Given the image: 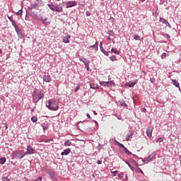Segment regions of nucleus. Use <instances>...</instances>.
Masks as SVG:
<instances>
[{
  "label": "nucleus",
  "mask_w": 181,
  "mask_h": 181,
  "mask_svg": "<svg viewBox=\"0 0 181 181\" xmlns=\"http://www.w3.org/2000/svg\"><path fill=\"white\" fill-rule=\"evenodd\" d=\"M46 107L50 111H57L59 110V103L54 99H50L46 103Z\"/></svg>",
  "instance_id": "obj_1"
},
{
  "label": "nucleus",
  "mask_w": 181,
  "mask_h": 181,
  "mask_svg": "<svg viewBox=\"0 0 181 181\" xmlns=\"http://www.w3.org/2000/svg\"><path fill=\"white\" fill-rule=\"evenodd\" d=\"M33 100L35 103H38L40 100L45 98V93L42 90L37 91V89L35 88L32 94Z\"/></svg>",
  "instance_id": "obj_2"
},
{
  "label": "nucleus",
  "mask_w": 181,
  "mask_h": 181,
  "mask_svg": "<svg viewBox=\"0 0 181 181\" xmlns=\"http://www.w3.org/2000/svg\"><path fill=\"white\" fill-rule=\"evenodd\" d=\"M26 155H28V153L23 150L16 151L12 153V159H23Z\"/></svg>",
  "instance_id": "obj_3"
},
{
  "label": "nucleus",
  "mask_w": 181,
  "mask_h": 181,
  "mask_svg": "<svg viewBox=\"0 0 181 181\" xmlns=\"http://www.w3.org/2000/svg\"><path fill=\"white\" fill-rule=\"evenodd\" d=\"M35 18L37 21H41V22H42V23L44 25H47V24L50 23L49 21H49V18L46 17V18H43V16H42V14L36 15Z\"/></svg>",
  "instance_id": "obj_4"
},
{
  "label": "nucleus",
  "mask_w": 181,
  "mask_h": 181,
  "mask_svg": "<svg viewBox=\"0 0 181 181\" xmlns=\"http://www.w3.org/2000/svg\"><path fill=\"white\" fill-rule=\"evenodd\" d=\"M73 6H77V1H68L66 3V8H73Z\"/></svg>",
  "instance_id": "obj_5"
},
{
  "label": "nucleus",
  "mask_w": 181,
  "mask_h": 181,
  "mask_svg": "<svg viewBox=\"0 0 181 181\" xmlns=\"http://www.w3.org/2000/svg\"><path fill=\"white\" fill-rule=\"evenodd\" d=\"M43 81H45V83H50L52 81V78L50 77V75L45 74L42 76Z\"/></svg>",
  "instance_id": "obj_6"
},
{
  "label": "nucleus",
  "mask_w": 181,
  "mask_h": 181,
  "mask_svg": "<svg viewBox=\"0 0 181 181\" xmlns=\"http://www.w3.org/2000/svg\"><path fill=\"white\" fill-rule=\"evenodd\" d=\"M26 153L28 155H33L35 153V149H33L31 146H27V152Z\"/></svg>",
  "instance_id": "obj_7"
},
{
  "label": "nucleus",
  "mask_w": 181,
  "mask_h": 181,
  "mask_svg": "<svg viewBox=\"0 0 181 181\" xmlns=\"http://www.w3.org/2000/svg\"><path fill=\"white\" fill-rule=\"evenodd\" d=\"M100 51L103 52V54H105V56H108V54H110L108 51L104 49V47H103V42L100 43Z\"/></svg>",
  "instance_id": "obj_8"
},
{
  "label": "nucleus",
  "mask_w": 181,
  "mask_h": 181,
  "mask_svg": "<svg viewBox=\"0 0 181 181\" xmlns=\"http://www.w3.org/2000/svg\"><path fill=\"white\" fill-rule=\"evenodd\" d=\"M80 62H83L85 66H90V60L87 59L86 58H80Z\"/></svg>",
  "instance_id": "obj_9"
},
{
  "label": "nucleus",
  "mask_w": 181,
  "mask_h": 181,
  "mask_svg": "<svg viewBox=\"0 0 181 181\" xmlns=\"http://www.w3.org/2000/svg\"><path fill=\"white\" fill-rule=\"evenodd\" d=\"M156 156V153L155 152L152 153L150 156H148V158H146V162H150V160H152L153 158Z\"/></svg>",
  "instance_id": "obj_10"
},
{
  "label": "nucleus",
  "mask_w": 181,
  "mask_h": 181,
  "mask_svg": "<svg viewBox=\"0 0 181 181\" xmlns=\"http://www.w3.org/2000/svg\"><path fill=\"white\" fill-rule=\"evenodd\" d=\"M38 6H39V3L35 2V3L33 4L30 6L28 7V11H32V9L38 8Z\"/></svg>",
  "instance_id": "obj_11"
},
{
  "label": "nucleus",
  "mask_w": 181,
  "mask_h": 181,
  "mask_svg": "<svg viewBox=\"0 0 181 181\" xmlns=\"http://www.w3.org/2000/svg\"><path fill=\"white\" fill-rule=\"evenodd\" d=\"M70 152H71V149L66 148V149H64V151L61 153V155L62 156H67L69 155V153H70Z\"/></svg>",
  "instance_id": "obj_12"
},
{
  "label": "nucleus",
  "mask_w": 181,
  "mask_h": 181,
  "mask_svg": "<svg viewBox=\"0 0 181 181\" xmlns=\"http://www.w3.org/2000/svg\"><path fill=\"white\" fill-rule=\"evenodd\" d=\"M55 12H63V6L58 5L55 7Z\"/></svg>",
  "instance_id": "obj_13"
},
{
  "label": "nucleus",
  "mask_w": 181,
  "mask_h": 181,
  "mask_svg": "<svg viewBox=\"0 0 181 181\" xmlns=\"http://www.w3.org/2000/svg\"><path fill=\"white\" fill-rule=\"evenodd\" d=\"M160 22L161 23H164V25H168V26H170V23H169L166 19L163 18H160Z\"/></svg>",
  "instance_id": "obj_14"
},
{
  "label": "nucleus",
  "mask_w": 181,
  "mask_h": 181,
  "mask_svg": "<svg viewBox=\"0 0 181 181\" xmlns=\"http://www.w3.org/2000/svg\"><path fill=\"white\" fill-rule=\"evenodd\" d=\"M13 28H14L17 35L18 36H22V33H21V30H19V28H18V25H16L13 26Z\"/></svg>",
  "instance_id": "obj_15"
},
{
  "label": "nucleus",
  "mask_w": 181,
  "mask_h": 181,
  "mask_svg": "<svg viewBox=\"0 0 181 181\" xmlns=\"http://www.w3.org/2000/svg\"><path fill=\"white\" fill-rule=\"evenodd\" d=\"M90 49L93 48L95 50H98V41H96L93 45L89 47Z\"/></svg>",
  "instance_id": "obj_16"
},
{
  "label": "nucleus",
  "mask_w": 181,
  "mask_h": 181,
  "mask_svg": "<svg viewBox=\"0 0 181 181\" xmlns=\"http://www.w3.org/2000/svg\"><path fill=\"white\" fill-rule=\"evenodd\" d=\"M146 135L148 136V138L152 136V129L149 128L146 129Z\"/></svg>",
  "instance_id": "obj_17"
},
{
  "label": "nucleus",
  "mask_w": 181,
  "mask_h": 181,
  "mask_svg": "<svg viewBox=\"0 0 181 181\" xmlns=\"http://www.w3.org/2000/svg\"><path fill=\"white\" fill-rule=\"evenodd\" d=\"M134 136V132H130L129 134H127L126 135V141H129L131 136Z\"/></svg>",
  "instance_id": "obj_18"
},
{
  "label": "nucleus",
  "mask_w": 181,
  "mask_h": 181,
  "mask_svg": "<svg viewBox=\"0 0 181 181\" xmlns=\"http://www.w3.org/2000/svg\"><path fill=\"white\" fill-rule=\"evenodd\" d=\"M47 6H49V9H51L52 12H54L56 6L53 4V3L48 4Z\"/></svg>",
  "instance_id": "obj_19"
},
{
  "label": "nucleus",
  "mask_w": 181,
  "mask_h": 181,
  "mask_svg": "<svg viewBox=\"0 0 181 181\" xmlns=\"http://www.w3.org/2000/svg\"><path fill=\"white\" fill-rule=\"evenodd\" d=\"M112 86H115V82H114V81H107L106 87H111Z\"/></svg>",
  "instance_id": "obj_20"
},
{
  "label": "nucleus",
  "mask_w": 181,
  "mask_h": 181,
  "mask_svg": "<svg viewBox=\"0 0 181 181\" xmlns=\"http://www.w3.org/2000/svg\"><path fill=\"white\" fill-rule=\"evenodd\" d=\"M69 39H70V35H68L66 37H63L64 43H70V40Z\"/></svg>",
  "instance_id": "obj_21"
},
{
  "label": "nucleus",
  "mask_w": 181,
  "mask_h": 181,
  "mask_svg": "<svg viewBox=\"0 0 181 181\" xmlns=\"http://www.w3.org/2000/svg\"><path fill=\"white\" fill-rule=\"evenodd\" d=\"M173 84H174L175 86V87H177V88H180V84L179 83V82H177V81L173 79Z\"/></svg>",
  "instance_id": "obj_22"
},
{
  "label": "nucleus",
  "mask_w": 181,
  "mask_h": 181,
  "mask_svg": "<svg viewBox=\"0 0 181 181\" xmlns=\"http://www.w3.org/2000/svg\"><path fill=\"white\" fill-rule=\"evenodd\" d=\"M13 16H8V18L9 19V21L11 22L12 25L13 26H16V23H15V21H13V19H12Z\"/></svg>",
  "instance_id": "obj_23"
},
{
  "label": "nucleus",
  "mask_w": 181,
  "mask_h": 181,
  "mask_svg": "<svg viewBox=\"0 0 181 181\" xmlns=\"http://www.w3.org/2000/svg\"><path fill=\"white\" fill-rule=\"evenodd\" d=\"M41 127H42V129L44 130V133L46 132L45 131L49 129V125L46 124H42L41 125Z\"/></svg>",
  "instance_id": "obj_24"
},
{
  "label": "nucleus",
  "mask_w": 181,
  "mask_h": 181,
  "mask_svg": "<svg viewBox=\"0 0 181 181\" xmlns=\"http://www.w3.org/2000/svg\"><path fill=\"white\" fill-rule=\"evenodd\" d=\"M64 146H71V141L70 140H66L64 143Z\"/></svg>",
  "instance_id": "obj_25"
},
{
  "label": "nucleus",
  "mask_w": 181,
  "mask_h": 181,
  "mask_svg": "<svg viewBox=\"0 0 181 181\" xmlns=\"http://www.w3.org/2000/svg\"><path fill=\"white\" fill-rule=\"evenodd\" d=\"M119 103L122 107H125V108H128V105H127V103H125V100L119 101Z\"/></svg>",
  "instance_id": "obj_26"
},
{
  "label": "nucleus",
  "mask_w": 181,
  "mask_h": 181,
  "mask_svg": "<svg viewBox=\"0 0 181 181\" xmlns=\"http://www.w3.org/2000/svg\"><path fill=\"white\" fill-rule=\"evenodd\" d=\"M6 162V158L2 157L0 158V165H4Z\"/></svg>",
  "instance_id": "obj_27"
},
{
  "label": "nucleus",
  "mask_w": 181,
  "mask_h": 181,
  "mask_svg": "<svg viewBox=\"0 0 181 181\" xmlns=\"http://www.w3.org/2000/svg\"><path fill=\"white\" fill-rule=\"evenodd\" d=\"M112 53H115V54H119V51L117 49V48H112L111 49Z\"/></svg>",
  "instance_id": "obj_28"
},
{
  "label": "nucleus",
  "mask_w": 181,
  "mask_h": 181,
  "mask_svg": "<svg viewBox=\"0 0 181 181\" xmlns=\"http://www.w3.org/2000/svg\"><path fill=\"white\" fill-rule=\"evenodd\" d=\"M124 152H125V153H127V155H129V156L132 155V153H131V151H129L126 147L124 148Z\"/></svg>",
  "instance_id": "obj_29"
},
{
  "label": "nucleus",
  "mask_w": 181,
  "mask_h": 181,
  "mask_svg": "<svg viewBox=\"0 0 181 181\" xmlns=\"http://www.w3.org/2000/svg\"><path fill=\"white\" fill-rule=\"evenodd\" d=\"M133 37L134 40H141V37L138 35H133Z\"/></svg>",
  "instance_id": "obj_30"
},
{
  "label": "nucleus",
  "mask_w": 181,
  "mask_h": 181,
  "mask_svg": "<svg viewBox=\"0 0 181 181\" xmlns=\"http://www.w3.org/2000/svg\"><path fill=\"white\" fill-rule=\"evenodd\" d=\"M32 122H37V117L33 116L31 117Z\"/></svg>",
  "instance_id": "obj_31"
},
{
  "label": "nucleus",
  "mask_w": 181,
  "mask_h": 181,
  "mask_svg": "<svg viewBox=\"0 0 181 181\" xmlns=\"http://www.w3.org/2000/svg\"><path fill=\"white\" fill-rule=\"evenodd\" d=\"M122 160H124V162H125V163H127V165L129 166V168H130L131 170H134V169L132 168V166L131 165V164H129V163H128V161L124 160V159H122Z\"/></svg>",
  "instance_id": "obj_32"
},
{
  "label": "nucleus",
  "mask_w": 181,
  "mask_h": 181,
  "mask_svg": "<svg viewBox=\"0 0 181 181\" xmlns=\"http://www.w3.org/2000/svg\"><path fill=\"white\" fill-rule=\"evenodd\" d=\"M110 59L111 62H115V60H117V57H115V55L110 57Z\"/></svg>",
  "instance_id": "obj_33"
},
{
  "label": "nucleus",
  "mask_w": 181,
  "mask_h": 181,
  "mask_svg": "<svg viewBox=\"0 0 181 181\" xmlns=\"http://www.w3.org/2000/svg\"><path fill=\"white\" fill-rule=\"evenodd\" d=\"M135 84H136V82H129V83H128V86H129V87H134V86H135Z\"/></svg>",
  "instance_id": "obj_34"
},
{
  "label": "nucleus",
  "mask_w": 181,
  "mask_h": 181,
  "mask_svg": "<svg viewBox=\"0 0 181 181\" xmlns=\"http://www.w3.org/2000/svg\"><path fill=\"white\" fill-rule=\"evenodd\" d=\"M100 86H102L103 87H107V81H101Z\"/></svg>",
  "instance_id": "obj_35"
},
{
  "label": "nucleus",
  "mask_w": 181,
  "mask_h": 181,
  "mask_svg": "<svg viewBox=\"0 0 181 181\" xmlns=\"http://www.w3.org/2000/svg\"><path fill=\"white\" fill-rule=\"evenodd\" d=\"M22 13H23V11L22 9L19 10L17 13L16 15L17 16H19L21 15H22Z\"/></svg>",
  "instance_id": "obj_36"
},
{
  "label": "nucleus",
  "mask_w": 181,
  "mask_h": 181,
  "mask_svg": "<svg viewBox=\"0 0 181 181\" xmlns=\"http://www.w3.org/2000/svg\"><path fill=\"white\" fill-rule=\"evenodd\" d=\"M131 162L132 165H134V166H136L138 168V163H136V161H135V160H131Z\"/></svg>",
  "instance_id": "obj_37"
},
{
  "label": "nucleus",
  "mask_w": 181,
  "mask_h": 181,
  "mask_svg": "<svg viewBox=\"0 0 181 181\" xmlns=\"http://www.w3.org/2000/svg\"><path fill=\"white\" fill-rule=\"evenodd\" d=\"M110 172H111L112 175H113V176H117V173H118V170L112 171V170H111Z\"/></svg>",
  "instance_id": "obj_38"
},
{
  "label": "nucleus",
  "mask_w": 181,
  "mask_h": 181,
  "mask_svg": "<svg viewBox=\"0 0 181 181\" xmlns=\"http://www.w3.org/2000/svg\"><path fill=\"white\" fill-rule=\"evenodd\" d=\"M117 146H119V148H125V146H124V144L119 143V142H117Z\"/></svg>",
  "instance_id": "obj_39"
},
{
  "label": "nucleus",
  "mask_w": 181,
  "mask_h": 181,
  "mask_svg": "<svg viewBox=\"0 0 181 181\" xmlns=\"http://www.w3.org/2000/svg\"><path fill=\"white\" fill-rule=\"evenodd\" d=\"M118 177H119V179H122V177H124V173H119Z\"/></svg>",
  "instance_id": "obj_40"
},
{
  "label": "nucleus",
  "mask_w": 181,
  "mask_h": 181,
  "mask_svg": "<svg viewBox=\"0 0 181 181\" xmlns=\"http://www.w3.org/2000/svg\"><path fill=\"white\" fill-rule=\"evenodd\" d=\"M163 141V138L160 137L157 139L156 142H159V144H160V142H162Z\"/></svg>",
  "instance_id": "obj_41"
},
{
  "label": "nucleus",
  "mask_w": 181,
  "mask_h": 181,
  "mask_svg": "<svg viewBox=\"0 0 181 181\" xmlns=\"http://www.w3.org/2000/svg\"><path fill=\"white\" fill-rule=\"evenodd\" d=\"M78 90H80V84L77 85V86L76 87L74 92L77 93Z\"/></svg>",
  "instance_id": "obj_42"
},
{
  "label": "nucleus",
  "mask_w": 181,
  "mask_h": 181,
  "mask_svg": "<svg viewBox=\"0 0 181 181\" xmlns=\"http://www.w3.org/2000/svg\"><path fill=\"white\" fill-rule=\"evenodd\" d=\"M109 21L112 22V23H114V22H115V19L114 18V17H110Z\"/></svg>",
  "instance_id": "obj_43"
},
{
  "label": "nucleus",
  "mask_w": 181,
  "mask_h": 181,
  "mask_svg": "<svg viewBox=\"0 0 181 181\" xmlns=\"http://www.w3.org/2000/svg\"><path fill=\"white\" fill-rule=\"evenodd\" d=\"M167 56H168V55L166 54V53L164 52V53H163L162 55H161V59H165V57H167Z\"/></svg>",
  "instance_id": "obj_44"
},
{
  "label": "nucleus",
  "mask_w": 181,
  "mask_h": 181,
  "mask_svg": "<svg viewBox=\"0 0 181 181\" xmlns=\"http://www.w3.org/2000/svg\"><path fill=\"white\" fill-rule=\"evenodd\" d=\"M3 181H11V180H9V178H8V177H4Z\"/></svg>",
  "instance_id": "obj_45"
},
{
  "label": "nucleus",
  "mask_w": 181,
  "mask_h": 181,
  "mask_svg": "<svg viewBox=\"0 0 181 181\" xmlns=\"http://www.w3.org/2000/svg\"><path fill=\"white\" fill-rule=\"evenodd\" d=\"M90 88H92L93 90H98V86H90Z\"/></svg>",
  "instance_id": "obj_46"
},
{
  "label": "nucleus",
  "mask_w": 181,
  "mask_h": 181,
  "mask_svg": "<svg viewBox=\"0 0 181 181\" xmlns=\"http://www.w3.org/2000/svg\"><path fill=\"white\" fill-rule=\"evenodd\" d=\"M112 33H114L112 32V30H109V31H108V35H109V36H112Z\"/></svg>",
  "instance_id": "obj_47"
},
{
  "label": "nucleus",
  "mask_w": 181,
  "mask_h": 181,
  "mask_svg": "<svg viewBox=\"0 0 181 181\" xmlns=\"http://www.w3.org/2000/svg\"><path fill=\"white\" fill-rule=\"evenodd\" d=\"M141 112H146V108H141Z\"/></svg>",
  "instance_id": "obj_48"
},
{
  "label": "nucleus",
  "mask_w": 181,
  "mask_h": 181,
  "mask_svg": "<svg viewBox=\"0 0 181 181\" xmlns=\"http://www.w3.org/2000/svg\"><path fill=\"white\" fill-rule=\"evenodd\" d=\"M138 170L140 172V173H141V175H144V171H142V169L138 168Z\"/></svg>",
  "instance_id": "obj_49"
},
{
  "label": "nucleus",
  "mask_w": 181,
  "mask_h": 181,
  "mask_svg": "<svg viewBox=\"0 0 181 181\" xmlns=\"http://www.w3.org/2000/svg\"><path fill=\"white\" fill-rule=\"evenodd\" d=\"M37 180H42V177H38L37 179L35 180V181H37Z\"/></svg>",
  "instance_id": "obj_50"
},
{
  "label": "nucleus",
  "mask_w": 181,
  "mask_h": 181,
  "mask_svg": "<svg viewBox=\"0 0 181 181\" xmlns=\"http://www.w3.org/2000/svg\"><path fill=\"white\" fill-rule=\"evenodd\" d=\"M97 163H98V165H101V164L103 163V161L98 160L97 161Z\"/></svg>",
  "instance_id": "obj_51"
},
{
  "label": "nucleus",
  "mask_w": 181,
  "mask_h": 181,
  "mask_svg": "<svg viewBox=\"0 0 181 181\" xmlns=\"http://www.w3.org/2000/svg\"><path fill=\"white\" fill-rule=\"evenodd\" d=\"M86 117H88V118H89V119H91V117L90 116V114L87 113Z\"/></svg>",
  "instance_id": "obj_52"
},
{
  "label": "nucleus",
  "mask_w": 181,
  "mask_h": 181,
  "mask_svg": "<svg viewBox=\"0 0 181 181\" xmlns=\"http://www.w3.org/2000/svg\"><path fill=\"white\" fill-rule=\"evenodd\" d=\"M86 69H87V71H90V66H89V65H88V66H86Z\"/></svg>",
  "instance_id": "obj_53"
},
{
  "label": "nucleus",
  "mask_w": 181,
  "mask_h": 181,
  "mask_svg": "<svg viewBox=\"0 0 181 181\" xmlns=\"http://www.w3.org/2000/svg\"><path fill=\"white\" fill-rule=\"evenodd\" d=\"M44 142L47 143V142H50V141H49V139H45V140H44Z\"/></svg>",
  "instance_id": "obj_54"
},
{
  "label": "nucleus",
  "mask_w": 181,
  "mask_h": 181,
  "mask_svg": "<svg viewBox=\"0 0 181 181\" xmlns=\"http://www.w3.org/2000/svg\"><path fill=\"white\" fill-rule=\"evenodd\" d=\"M167 39H170V35H169V34H167Z\"/></svg>",
  "instance_id": "obj_55"
},
{
  "label": "nucleus",
  "mask_w": 181,
  "mask_h": 181,
  "mask_svg": "<svg viewBox=\"0 0 181 181\" xmlns=\"http://www.w3.org/2000/svg\"><path fill=\"white\" fill-rule=\"evenodd\" d=\"M5 128L6 129H8V124H5Z\"/></svg>",
  "instance_id": "obj_56"
},
{
  "label": "nucleus",
  "mask_w": 181,
  "mask_h": 181,
  "mask_svg": "<svg viewBox=\"0 0 181 181\" xmlns=\"http://www.w3.org/2000/svg\"><path fill=\"white\" fill-rule=\"evenodd\" d=\"M86 16H90V12L86 13Z\"/></svg>",
  "instance_id": "obj_57"
},
{
  "label": "nucleus",
  "mask_w": 181,
  "mask_h": 181,
  "mask_svg": "<svg viewBox=\"0 0 181 181\" xmlns=\"http://www.w3.org/2000/svg\"><path fill=\"white\" fill-rule=\"evenodd\" d=\"M49 142H53V141H54L53 139H49Z\"/></svg>",
  "instance_id": "obj_58"
},
{
  "label": "nucleus",
  "mask_w": 181,
  "mask_h": 181,
  "mask_svg": "<svg viewBox=\"0 0 181 181\" xmlns=\"http://www.w3.org/2000/svg\"><path fill=\"white\" fill-rule=\"evenodd\" d=\"M31 112H35V109H31Z\"/></svg>",
  "instance_id": "obj_59"
},
{
  "label": "nucleus",
  "mask_w": 181,
  "mask_h": 181,
  "mask_svg": "<svg viewBox=\"0 0 181 181\" xmlns=\"http://www.w3.org/2000/svg\"><path fill=\"white\" fill-rule=\"evenodd\" d=\"M49 175H50V176H52V177H54V175H53L51 174L50 173H49Z\"/></svg>",
  "instance_id": "obj_60"
},
{
  "label": "nucleus",
  "mask_w": 181,
  "mask_h": 181,
  "mask_svg": "<svg viewBox=\"0 0 181 181\" xmlns=\"http://www.w3.org/2000/svg\"><path fill=\"white\" fill-rule=\"evenodd\" d=\"M107 39L108 40H111V37L110 36L107 37Z\"/></svg>",
  "instance_id": "obj_61"
},
{
  "label": "nucleus",
  "mask_w": 181,
  "mask_h": 181,
  "mask_svg": "<svg viewBox=\"0 0 181 181\" xmlns=\"http://www.w3.org/2000/svg\"><path fill=\"white\" fill-rule=\"evenodd\" d=\"M2 54V49H0V54Z\"/></svg>",
  "instance_id": "obj_62"
},
{
  "label": "nucleus",
  "mask_w": 181,
  "mask_h": 181,
  "mask_svg": "<svg viewBox=\"0 0 181 181\" xmlns=\"http://www.w3.org/2000/svg\"><path fill=\"white\" fill-rule=\"evenodd\" d=\"M146 0H141V2H145Z\"/></svg>",
  "instance_id": "obj_63"
},
{
  "label": "nucleus",
  "mask_w": 181,
  "mask_h": 181,
  "mask_svg": "<svg viewBox=\"0 0 181 181\" xmlns=\"http://www.w3.org/2000/svg\"><path fill=\"white\" fill-rule=\"evenodd\" d=\"M179 90L180 91V93H181V90H180V88H179Z\"/></svg>",
  "instance_id": "obj_64"
}]
</instances>
